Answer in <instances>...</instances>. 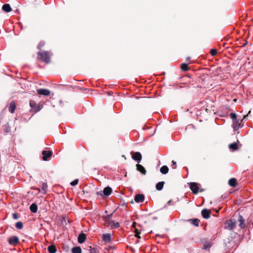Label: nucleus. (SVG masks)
Returning a JSON list of instances; mask_svg holds the SVG:
<instances>
[{
    "label": "nucleus",
    "mask_w": 253,
    "mask_h": 253,
    "mask_svg": "<svg viewBox=\"0 0 253 253\" xmlns=\"http://www.w3.org/2000/svg\"><path fill=\"white\" fill-rule=\"evenodd\" d=\"M38 58L46 63L50 62V57L48 51L39 52L38 53Z\"/></svg>",
    "instance_id": "1"
},
{
    "label": "nucleus",
    "mask_w": 253,
    "mask_h": 253,
    "mask_svg": "<svg viewBox=\"0 0 253 253\" xmlns=\"http://www.w3.org/2000/svg\"><path fill=\"white\" fill-rule=\"evenodd\" d=\"M112 192V188L109 186H107V187H105L103 189V190L97 191L96 192V194L97 195L108 196L111 194Z\"/></svg>",
    "instance_id": "2"
},
{
    "label": "nucleus",
    "mask_w": 253,
    "mask_h": 253,
    "mask_svg": "<svg viewBox=\"0 0 253 253\" xmlns=\"http://www.w3.org/2000/svg\"><path fill=\"white\" fill-rule=\"evenodd\" d=\"M236 220L235 219H230L226 222V228L229 230H233L236 226Z\"/></svg>",
    "instance_id": "3"
},
{
    "label": "nucleus",
    "mask_w": 253,
    "mask_h": 253,
    "mask_svg": "<svg viewBox=\"0 0 253 253\" xmlns=\"http://www.w3.org/2000/svg\"><path fill=\"white\" fill-rule=\"evenodd\" d=\"M190 188L192 192L196 194L198 193L199 190V188L196 183L191 182L190 183Z\"/></svg>",
    "instance_id": "4"
},
{
    "label": "nucleus",
    "mask_w": 253,
    "mask_h": 253,
    "mask_svg": "<svg viewBox=\"0 0 253 253\" xmlns=\"http://www.w3.org/2000/svg\"><path fill=\"white\" fill-rule=\"evenodd\" d=\"M8 244L11 246H15L19 242V238L17 236H12L10 238H9Z\"/></svg>",
    "instance_id": "5"
},
{
    "label": "nucleus",
    "mask_w": 253,
    "mask_h": 253,
    "mask_svg": "<svg viewBox=\"0 0 253 253\" xmlns=\"http://www.w3.org/2000/svg\"><path fill=\"white\" fill-rule=\"evenodd\" d=\"M132 158L139 164L141 161L142 156L140 152H136L133 153Z\"/></svg>",
    "instance_id": "6"
},
{
    "label": "nucleus",
    "mask_w": 253,
    "mask_h": 253,
    "mask_svg": "<svg viewBox=\"0 0 253 253\" xmlns=\"http://www.w3.org/2000/svg\"><path fill=\"white\" fill-rule=\"evenodd\" d=\"M201 214L203 218L208 219L211 217V211L207 209H204L202 211Z\"/></svg>",
    "instance_id": "7"
},
{
    "label": "nucleus",
    "mask_w": 253,
    "mask_h": 253,
    "mask_svg": "<svg viewBox=\"0 0 253 253\" xmlns=\"http://www.w3.org/2000/svg\"><path fill=\"white\" fill-rule=\"evenodd\" d=\"M52 152L51 151H45L44 150L42 152V155H43L42 159L43 161H47L50 157L52 155Z\"/></svg>",
    "instance_id": "8"
},
{
    "label": "nucleus",
    "mask_w": 253,
    "mask_h": 253,
    "mask_svg": "<svg viewBox=\"0 0 253 253\" xmlns=\"http://www.w3.org/2000/svg\"><path fill=\"white\" fill-rule=\"evenodd\" d=\"M144 200V196L142 194H137L135 196L134 201L136 203H141Z\"/></svg>",
    "instance_id": "9"
},
{
    "label": "nucleus",
    "mask_w": 253,
    "mask_h": 253,
    "mask_svg": "<svg viewBox=\"0 0 253 253\" xmlns=\"http://www.w3.org/2000/svg\"><path fill=\"white\" fill-rule=\"evenodd\" d=\"M38 93L40 95L48 96L50 94V91L47 89H39L37 90Z\"/></svg>",
    "instance_id": "10"
},
{
    "label": "nucleus",
    "mask_w": 253,
    "mask_h": 253,
    "mask_svg": "<svg viewBox=\"0 0 253 253\" xmlns=\"http://www.w3.org/2000/svg\"><path fill=\"white\" fill-rule=\"evenodd\" d=\"M102 240L106 243H110L112 240L111 235L109 233L104 234L102 236Z\"/></svg>",
    "instance_id": "11"
},
{
    "label": "nucleus",
    "mask_w": 253,
    "mask_h": 253,
    "mask_svg": "<svg viewBox=\"0 0 253 253\" xmlns=\"http://www.w3.org/2000/svg\"><path fill=\"white\" fill-rule=\"evenodd\" d=\"M86 239V235L84 233H81L79 234L78 238V241L79 243L82 244L85 242Z\"/></svg>",
    "instance_id": "12"
},
{
    "label": "nucleus",
    "mask_w": 253,
    "mask_h": 253,
    "mask_svg": "<svg viewBox=\"0 0 253 253\" xmlns=\"http://www.w3.org/2000/svg\"><path fill=\"white\" fill-rule=\"evenodd\" d=\"M47 187L48 186L46 182H42L41 185L42 191H41V190L39 189V191L45 194L47 192Z\"/></svg>",
    "instance_id": "13"
},
{
    "label": "nucleus",
    "mask_w": 253,
    "mask_h": 253,
    "mask_svg": "<svg viewBox=\"0 0 253 253\" xmlns=\"http://www.w3.org/2000/svg\"><path fill=\"white\" fill-rule=\"evenodd\" d=\"M136 169L140 172L142 174H145L146 173V170H145V168L142 166V165L137 164L136 165Z\"/></svg>",
    "instance_id": "14"
},
{
    "label": "nucleus",
    "mask_w": 253,
    "mask_h": 253,
    "mask_svg": "<svg viewBox=\"0 0 253 253\" xmlns=\"http://www.w3.org/2000/svg\"><path fill=\"white\" fill-rule=\"evenodd\" d=\"M238 220L240 223L239 225L240 227L242 229L244 228L245 227V225L244 224L245 219H244L242 215H239Z\"/></svg>",
    "instance_id": "15"
},
{
    "label": "nucleus",
    "mask_w": 253,
    "mask_h": 253,
    "mask_svg": "<svg viewBox=\"0 0 253 253\" xmlns=\"http://www.w3.org/2000/svg\"><path fill=\"white\" fill-rule=\"evenodd\" d=\"M240 124L239 123V120H236L233 121L232 127L234 131L237 130L239 129Z\"/></svg>",
    "instance_id": "16"
},
{
    "label": "nucleus",
    "mask_w": 253,
    "mask_h": 253,
    "mask_svg": "<svg viewBox=\"0 0 253 253\" xmlns=\"http://www.w3.org/2000/svg\"><path fill=\"white\" fill-rule=\"evenodd\" d=\"M15 109L16 105L15 102L14 101H11L9 104L8 108L9 111L11 113H13L15 111Z\"/></svg>",
    "instance_id": "17"
},
{
    "label": "nucleus",
    "mask_w": 253,
    "mask_h": 253,
    "mask_svg": "<svg viewBox=\"0 0 253 253\" xmlns=\"http://www.w3.org/2000/svg\"><path fill=\"white\" fill-rule=\"evenodd\" d=\"M47 250L49 253H55L57 252L56 247L54 245H51L47 248Z\"/></svg>",
    "instance_id": "18"
},
{
    "label": "nucleus",
    "mask_w": 253,
    "mask_h": 253,
    "mask_svg": "<svg viewBox=\"0 0 253 253\" xmlns=\"http://www.w3.org/2000/svg\"><path fill=\"white\" fill-rule=\"evenodd\" d=\"M2 9L6 12H9L11 11L10 5L8 3L4 4L2 6Z\"/></svg>",
    "instance_id": "19"
},
{
    "label": "nucleus",
    "mask_w": 253,
    "mask_h": 253,
    "mask_svg": "<svg viewBox=\"0 0 253 253\" xmlns=\"http://www.w3.org/2000/svg\"><path fill=\"white\" fill-rule=\"evenodd\" d=\"M228 184L230 186L235 187L237 185V180L235 178H230L228 181Z\"/></svg>",
    "instance_id": "20"
},
{
    "label": "nucleus",
    "mask_w": 253,
    "mask_h": 253,
    "mask_svg": "<svg viewBox=\"0 0 253 253\" xmlns=\"http://www.w3.org/2000/svg\"><path fill=\"white\" fill-rule=\"evenodd\" d=\"M165 184L164 181H161L156 184V188L157 190L160 191L163 189Z\"/></svg>",
    "instance_id": "21"
},
{
    "label": "nucleus",
    "mask_w": 253,
    "mask_h": 253,
    "mask_svg": "<svg viewBox=\"0 0 253 253\" xmlns=\"http://www.w3.org/2000/svg\"><path fill=\"white\" fill-rule=\"evenodd\" d=\"M169 171V168L167 166H163L160 168V172L163 174H166Z\"/></svg>",
    "instance_id": "22"
},
{
    "label": "nucleus",
    "mask_w": 253,
    "mask_h": 253,
    "mask_svg": "<svg viewBox=\"0 0 253 253\" xmlns=\"http://www.w3.org/2000/svg\"><path fill=\"white\" fill-rule=\"evenodd\" d=\"M30 209L33 213H36L38 210V206L35 203H33L30 206Z\"/></svg>",
    "instance_id": "23"
},
{
    "label": "nucleus",
    "mask_w": 253,
    "mask_h": 253,
    "mask_svg": "<svg viewBox=\"0 0 253 253\" xmlns=\"http://www.w3.org/2000/svg\"><path fill=\"white\" fill-rule=\"evenodd\" d=\"M229 147L230 149H232L233 151L237 150L238 149V143L237 142H234L229 145Z\"/></svg>",
    "instance_id": "24"
},
{
    "label": "nucleus",
    "mask_w": 253,
    "mask_h": 253,
    "mask_svg": "<svg viewBox=\"0 0 253 253\" xmlns=\"http://www.w3.org/2000/svg\"><path fill=\"white\" fill-rule=\"evenodd\" d=\"M72 253H82V249L80 247H75L72 249Z\"/></svg>",
    "instance_id": "25"
},
{
    "label": "nucleus",
    "mask_w": 253,
    "mask_h": 253,
    "mask_svg": "<svg viewBox=\"0 0 253 253\" xmlns=\"http://www.w3.org/2000/svg\"><path fill=\"white\" fill-rule=\"evenodd\" d=\"M110 225L112 228H117L120 226V223L118 222H116L113 220H111Z\"/></svg>",
    "instance_id": "26"
},
{
    "label": "nucleus",
    "mask_w": 253,
    "mask_h": 253,
    "mask_svg": "<svg viewBox=\"0 0 253 253\" xmlns=\"http://www.w3.org/2000/svg\"><path fill=\"white\" fill-rule=\"evenodd\" d=\"M190 221L192 222V224L193 225L195 226H199V220L198 219L196 218H193L189 220Z\"/></svg>",
    "instance_id": "27"
},
{
    "label": "nucleus",
    "mask_w": 253,
    "mask_h": 253,
    "mask_svg": "<svg viewBox=\"0 0 253 253\" xmlns=\"http://www.w3.org/2000/svg\"><path fill=\"white\" fill-rule=\"evenodd\" d=\"M15 227L18 229H22V228L23 227L22 222L21 221H18V222H16L15 224Z\"/></svg>",
    "instance_id": "28"
},
{
    "label": "nucleus",
    "mask_w": 253,
    "mask_h": 253,
    "mask_svg": "<svg viewBox=\"0 0 253 253\" xmlns=\"http://www.w3.org/2000/svg\"><path fill=\"white\" fill-rule=\"evenodd\" d=\"M188 65V64L187 63H182L181 65V69L182 70L185 71H188L189 69Z\"/></svg>",
    "instance_id": "29"
},
{
    "label": "nucleus",
    "mask_w": 253,
    "mask_h": 253,
    "mask_svg": "<svg viewBox=\"0 0 253 253\" xmlns=\"http://www.w3.org/2000/svg\"><path fill=\"white\" fill-rule=\"evenodd\" d=\"M217 53V50L215 48L211 49L210 51V54L212 56H215Z\"/></svg>",
    "instance_id": "30"
},
{
    "label": "nucleus",
    "mask_w": 253,
    "mask_h": 253,
    "mask_svg": "<svg viewBox=\"0 0 253 253\" xmlns=\"http://www.w3.org/2000/svg\"><path fill=\"white\" fill-rule=\"evenodd\" d=\"M211 247L210 243L207 242H205L203 245V249H207L208 248H210Z\"/></svg>",
    "instance_id": "31"
},
{
    "label": "nucleus",
    "mask_w": 253,
    "mask_h": 253,
    "mask_svg": "<svg viewBox=\"0 0 253 253\" xmlns=\"http://www.w3.org/2000/svg\"><path fill=\"white\" fill-rule=\"evenodd\" d=\"M44 44H45V42H43V41H41V42H39V44H38V45L37 47H38V49H41V48H42V46H43Z\"/></svg>",
    "instance_id": "32"
},
{
    "label": "nucleus",
    "mask_w": 253,
    "mask_h": 253,
    "mask_svg": "<svg viewBox=\"0 0 253 253\" xmlns=\"http://www.w3.org/2000/svg\"><path fill=\"white\" fill-rule=\"evenodd\" d=\"M230 117L233 120V121L237 120L236 114L234 113H231L230 114Z\"/></svg>",
    "instance_id": "33"
},
{
    "label": "nucleus",
    "mask_w": 253,
    "mask_h": 253,
    "mask_svg": "<svg viewBox=\"0 0 253 253\" xmlns=\"http://www.w3.org/2000/svg\"><path fill=\"white\" fill-rule=\"evenodd\" d=\"M78 182H79V180L78 179H76L75 180H74L73 181H72L71 183H70V184L72 185V186H75L76 185L78 184Z\"/></svg>",
    "instance_id": "34"
},
{
    "label": "nucleus",
    "mask_w": 253,
    "mask_h": 253,
    "mask_svg": "<svg viewBox=\"0 0 253 253\" xmlns=\"http://www.w3.org/2000/svg\"><path fill=\"white\" fill-rule=\"evenodd\" d=\"M12 217L14 219H17L19 218V216L17 213H13L12 214Z\"/></svg>",
    "instance_id": "35"
},
{
    "label": "nucleus",
    "mask_w": 253,
    "mask_h": 253,
    "mask_svg": "<svg viewBox=\"0 0 253 253\" xmlns=\"http://www.w3.org/2000/svg\"><path fill=\"white\" fill-rule=\"evenodd\" d=\"M90 253H98L97 250L95 248L92 249L90 251Z\"/></svg>",
    "instance_id": "36"
},
{
    "label": "nucleus",
    "mask_w": 253,
    "mask_h": 253,
    "mask_svg": "<svg viewBox=\"0 0 253 253\" xmlns=\"http://www.w3.org/2000/svg\"><path fill=\"white\" fill-rule=\"evenodd\" d=\"M140 233V232H138V233H136V234H135V237L138 238H140V236H139V234Z\"/></svg>",
    "instance_id": "37"
},
{
    "label": "nucleus",
    "mask_w": 253,
    "mask_h": 253,
    "mask_svg": "<svg viewBox=\"0 0 253 253\" xmlns=\"http://www.w3.org/2000/svg\"><path fill=\"white\" fill-rule=\"evenodd\" d=\"M248 44V42L247 41H246L243 44V46H245L246 45H247Z\"/></svg>",
    "instance_id": "38"
},
{
    "label": "nucleus",
    "mask_w": 253,
    "mask_h": 253,
    "mask_svg": "<svg viewBox=\"0 0 253 253\" xmlns=\"http://www.w3.org/2000/svg\"><path fill=\"white\" fill-rule=\"evenodd\" d=\"M172 201L171 200H169L168 202V204L169 205H171V203Z\"/></svg>",
    "instance_id": "39"
},
{
    "label": "nucleus",
    "mask_w": 253,
    "mask_h": 253,
    "mask_svg": "<svg viewBox=\"0 0 253 253\" xmlns=\"http://www.w3.org/2000/svg\"><path fill=\"white\" fill-rule=\"evenodd\" d=\"M190 59V57H188L186 58V61H189Z\"/></svg>",
    "instance_id": "40"
},
{
    "label": "nucleus",
    "mask_w": 253,
    "mask_h": 253,
    "mask_svg": "<svg viewBox=\"0 0 253 253\" xmlns=\"http://www.w3.org/2000/svg\"><path fill=\"white\" fill-rule=\"evenodd\" d=\"M172 163L173 165H176V162L172 161Z\"/></svg>",
    "instance_id": "41"
},
{
    "label": "nucleus",
    "mask_w": 253,
    "mask_h": 253,
    "mask_svg": "<svg viewBox=\"0 0 253 253\" xmlns=\"http://www.w3.org/2000/svg\"><path fill=\"white\" fill-rule=\"evenodd\" d=\"M30 104L31 107L32 108H33V105H32V102H30Z\"/></svg>",
    "instance_id": "42"
},
{
    "label": "nucleus",
    "mask_w": 253,
    "mask_h": 253,
    "mask_svg": "<svg viewBox=\"0 0 253 253\" xmlns=\"http://www.w3.org/2000/svg\"><path fill=\"white\" fill-rule=\"evenodd\" d=\"M112 213L108 215V216L109 217V218H110L112 216Z\"/></svg>",
    "instance_id": "43"
},
{
    "label": "nucleus",
    "mask_w": 253,
    "mask_h": 253,
    "mask_svg": "<svg viewBox=\"0 0 253 253\" xmlns=\"http://www.w3.org/2000/svg\"><path fill=\"white\" fill-rule=\"evenodd\" d=\"M138 232H139L138 231V230L136 229V230H135V234H136V233H138Z\"/></svg>",
    "instance_id": "44"
},
{
    "label": "nucleus",
    "mask_w": 253,
    "mask_h": 253,
    "mask_svg": "<svg viewBox=\"0 0 253 253\" xmlns=\"http://www.w3.org/2000/svg\"><path fill=\"white\" fill-rule=\"evenodd\" d=\"M246 116H247V115H245V116H244V118H246Z\"/></svg>",
    "instance_id": "45"
},
{
    "label": "nucleus",
    "mask_w": 253,
    "mask_h": 253,
    "mask_svg": "<svg viewBox=\"0 0 253 253\" xmlns=\"http://www.w3.org/2000/svg\"><path fill=\"white\" fill-rule=\"evenodd\" d=\"M172 168H173V169H175V168H176V167H173Z\"/></svg>",
    "instance_id": "46"
}]
</instances>
